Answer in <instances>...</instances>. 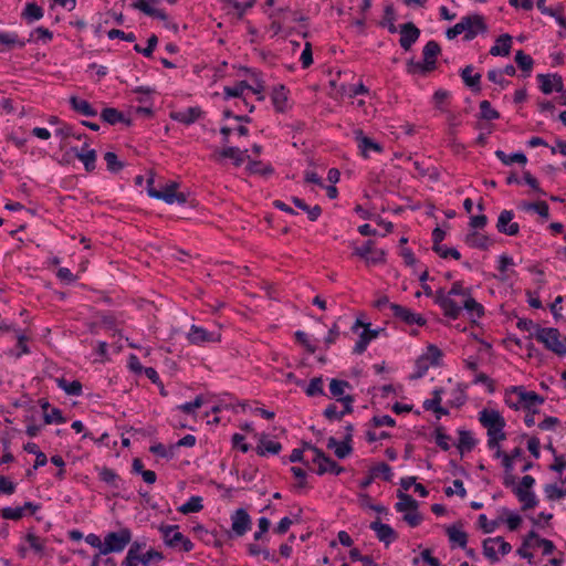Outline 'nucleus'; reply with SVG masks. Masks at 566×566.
<instances>
[{
  "label": "nucleus",
  "instance_id": "1",
  "mask_svg": "<svg viewBox=\"0 0 566 566\" xmlns=\"http://www.w3.org/2000/svg\"><path fill=\"white\" fill-rule=\"evenodd\" d=\"M471 289H464L460 281L452 284L448 294L443 289L436 291L434 302L442 308L444 316L457 319L462 311V307L451 298L452 295L470 296Z\"/></svg>",
  "mask_w": 566,
  "mask_h": 566
},
{
  "label": "nucleus",
  "instance_id": "24",
  "mask_svg": "<svg viewBox=\"0 0 566 566\" xmlns=\"http://www.w3.org/2000/svg\"><path fill=\"white\" fill-rule=\"evenodd\" d=\"M369 326L370 324H366V328L360 333L359 339L357 340L353 349L354 354H363L366 350L369 342H371L379 335L380 329H370Z\"/></svg>",
  "mask_w": 566,
  "mask_h": 566
},
{
  "label": "nucleus",
  "instance_id": "4",
  "mask_svg": "<svg viewBox=\"0 0 566 566\" xmlns=\"http://www.w3.org/2000/svg\"><path fill=\"white\" fill-rule=\"evenodd\" d=\"M442 352L441 349L430 344L427 347V352L418 357L415 364V373L410 376V379H420L422 378L428 369L432 367H439L441 366V358H442Z\"/></svg>",
  "mask_w": 566,
  "mask_h": 566
},
{
  "label": "nucleus",
  "instance_id": "19",
  "mask_svg": "<svg viewBox=\"0 0 566 566\" xmlns=\"http://www.w3.org/2000/svg\"><path fill=\"white\" fill-rule=\"evenodd\" d=\"M464 242L470 248H475L480 250H488L494 243L493 240L490 239L488 235L479 233L475 230H472L465 234Z\"/></svg>",
  "mask_w": 566,
  "mask_h": 566
},
{
  "label": "nucleus",
  "instance_id": "30",
  "mask_svg": "<svg viewBox=\"0 0 566 566\" xmlns=\"http://www.w3.org/2000/svg\"><path fill=\"white\" fill-rule=\"evenodd\" d=\"M472 72H473V66L467 65L461 71V77L468 87H470L474 93H479L481 91V84H480L481 83V74L480 73L472 74Z\"/></svg>",
  "mask_w": 566,
  "mask_h": 566
},
{
  "label": "nucleus",
  "instance_id": "8",
  "mask_svg": "<svg viewBox=\"0 0 566 566\" xmlns=\"http://www.w3.org/2000/svg\"><path fill=\"white\" fill-rule=\"evenodd\" d=\"M511 391L518 397V401L516 403H511L506 399V403L513 409H518V406L522 405L524 409L531 411L536 409V406L542 405L545 401L544 397L539 396L535 391H526L523 386H514L511 388Z\"/></svg>",
  "mask_w": 566,
  "mask_h": 566
},
{
  "label": "nucleus",
  "instance_id": "56",
  "mask_svg": "<svg viewBox=\"0 0 566 566\" xmlns=\"http://www.w3.org/2000/svg\"><path fill=\"white\" fill-rule=\"evenodd\" d=\"M479 526L485 534L493 533L495 528L500 525L501 522H503L502 518L494 520V521H488L485 514H481L478 518Z\"/></svg>",
  "mask_w": 566,
  "mask_h": 566
},
{
  "label": "nucleus",
  "instance_id": "33",
  "mask_svg": "<svg viewBox=\"0 0 566 566\" xmlns=\"http://www.w3.org/2000/svg\"><path fill=\"white\" fill-rule=\"evenodd\" d=\"M397 497L399 502L395 504L397 512L416 511L418 510V502L409 494L398 491Z\"/></svg>",
  "mask_w": 566,
  "mask_h": 566
},
{
  "label": "nucleus",
  "instance_id": "36",
  "mask_svg": "<svg viewBox=\"0 0 566 566\" xmlns=\"http://www.w3.org/2000/svg\"><path fill=\"white\" fill-rule=\"evenodd\" d=\"M248 150H240L238 147H227L220 151V156L231 158L237 167L241 166L249 158Z\"/></svg>",
  "mask_w": 566,
  "mask_h": 566
},
{
  "label": "nucleus",
  "instance_id": "17",
  "mask_svg": "<svg viewBox=\"0 0 566 566\" xmlns=\"http://www.w3.org/2000/svg\"><path fill=\"white\" fill-rule=\"evenodd\" d=\"M539 88L544 94H551L553 91H563V78L558 74H538Z\"/></svg>",
  "mask_w": 566,
  "mask_h": 566
},
{
  "label": "nucleus",
  "instance_id": "44",
  "mask_svg": "<svg viewBox=\"0 0 566 566\" xmlns=\"http://www.w3.org/2000/svg\"><path fill=\"white\" fill-rule=\"evenodd\" d=\"M514 60L517 66L528 76L534 65L532 56L526 54L523 50H518Z\"/></svg>",
  "mask_w": 566,
  "mask_h": 566
},
{
  "label": "nucleus",
  "instance_id": "26",
  "mask_svg": "<svg viewBox=\"0 0 566 566\" xmlns=\"http://www.w3.org/2000/svg\"><path fill=\"white\" fill-rule=\"evenodd\" d=\"M282 450V444L280 442L271 441L268 439L265 433H262L259 439V444L256 447V453L261 457L266 453L279 454Z\"/></svg>",
  "mask_w": 566,
  "mask_h": 566
},
{
  "label": "nucleus",
  "instance_id": "27",
  "mask_svg": "<svg viewBox=\"0 0 566 566\" xmlns=\"http://www.w3.org/2000/svg\"><path fill=\"white\" fill-rule=\"evenodd\" d=\"M70 105L74 112L83 116L95 117L97 115V111L87 101L77 96L70 97Z\"/></svg>",
  "mask_w": 566,
  "mask_h": 566
},
{
  "label": "nucleus",
  "instance_id": "18",
  "mask_svg": "<svg viewBox=\"0 0 566 566\" xmlns=\"http://www.w3.org/2000/svg\"><path fill=\"white\" fill-rule=\"evenodd\" d=\"M370 528L376 533L377 538L386 545L398 537L396 531L390 525L381 523L379 518L370 523Z\"/></svg>",
  "mask_w": 566,
  "mask_h": 566
},
{
  "label": "nucleus",
  "instance_id": "20",
  "mask_svg": "<svg viewBox=\"0 0 566 566\" xmlns=\"http://www.w3.org/2000/svg\"><path fill=\"white\" fill-rule=\"evenodd\" d=\"M87 144H85L81 150H78L76 147H72L71 151L83 163L85 170L87 172H92L96 167V151L94 149L85 150Z\"/></svg>",
  "mask_w": 566,
  "mask_h": 566
},
{
  "label": "nucleus",
  "instance_id": "22",
  "mask_svg": "<svg viewBox=\"0 0 566 566\" xmlns=\"http://www.w3.org/2000/svg\"><path fill=\"white\" fill-rule=\"evenodd\" d=\"M201 115H202L201 108L196 106V107H188L185 111L174 112L170 114V117L174 120H177L185 125H191L197 119H199L201 117Z\"/></svg>",
  "mask_w": 566,
  "mask_h": 566
},
{
  "label": "nucleus",
  "instance_id": "60",
  "mask_svg": "<svg viewBox=\"0 0 566 566\" xmlns=\"http://www.w3.org/2000/svg\"><path fill=\"white\" fill-rule=\"evenodd\" d=\"M432 250L442 259L453 258L454 260H460L461 258L460 252L455 248H448L443 244L432 248Z\"/></svg>",
  "mask_w": 566,
  "mask_h": 566
},
{
  "label": "nucleus",
  "instance_id": "59",
  "mask_svg": "<svg viewBox=\"0 0 566 566\" xmlns=\"http://www.w3.org/2000/svg\"><path fill=\"white\" fill-rule=\"evenodd\" d=\"M434 440L436 443L443 450L448 451L450 449L449 440L450 436L444 433L443 427L439 426L434 429Z\"/></svg>",
  "mask_w": 566,
  "mask_h": 566
},
{
  "label": "nucleus",
  "instance_id": "39",
  "mask_svg": "<svg viewBox=\"0 0 566 566\" xmlns=\"http://www.w3.org/2000/svg\"><path fill=\"white\" fill-rule=\"evenodd\" d=\"M520 208L524 211H535L542 218H545V219H547L549 217V207L545 201H538V202L523 201L520 205Z\"/></svg>",
  "mask_w": 566,
  "mask_h": 566
},
{
  "label": "nucleus",
  "instance_id": "13",
  "mask_svg": "<svg viewBox=\"0 0 566 566\" xmlns=\"http://www.w3.org/2000/svg\"><path fill=\"white\" fill-rule=\"evenodd\" d=\"M513 219L514 212L512 210H502L497 218L496 230L510 237L517 235L520 226L517 222H513Z\"/></svg>",
  "mask_w": 566,
  "mask_h": 566
},
{
  "label": "nucleus",
  "instance_id": "41",
  "mask_svg": "<svg viewBox=\"0 0 566 566\" xmlns=\"http://www.w3.org/2000/svg\"><path fill=\"white\" fill-rule=\"evenodd\" d=\"M447 534L450 542L458 544L461 548H465L468 543V535L464 531H461L455 525H451L447 527Z\"/></svg>",
  "mask_w": 566,
  "mask_h": 566
},
{
  "label": "nucleus",
  "instance_id": "16",
  "mask_svg": "<svg viewBox=\"0 0 566 566\" xmlns=\"http://www.w3.org/2000/svg\"><path fill=\"white\" fill-rule=\"evenodd\" d=\"M389 306L394 316L401 319L406 324H417L419 326L426 325V319L421 315L411 312L409 308L396 303H391Z\"/></svg>",
  "mask_w": 566,
  "mask_h": 566
},
{
  "label": "nucleus",
  "instance_id": "42",
  "mask_svg": "<svg viewBox=\"0 0 566 566\" xmlns=\"http://www.w3.org/2000/svg\"><path fill=\"white\" fill-rule=\"evenodd\" d=\"M395 21H396L395 8L391 3L387 4L384 10V18L379 22V25L382 28L387 27V29L390 33H396L397 27L395 25Z\"/></svg>",
  "mask_w": 566,
  "mask_h": 566
},
{
  "label": "nucleus",
  "instance_id": "29",
  "mask_svg": "<svg viewBox=\"0 0 566 566\" xmlns=\"http://www.w3.org/2000/svg\"><path fill=\"white\" fill-rule=\"evenodd\" d=\"M513 493L523 504V511L534 509L538 504V500L533 491L522 490L521 488H514Z\"/></svg>",
  "mask_w": 566,
  "mask_h": 566
},
{
  "label": "nucleus",
  "instance_id": "51",
  "mask_svg": "<svg viewBox=\"0 0 566 566\" xmlns=\"http://www.w3.org/2000/svg\"><path fill=\"white\" fill-rule=\"evenodd\" d=\"M247 170L250 174H259L262 176H268L273 174V168L271 165H264L262 161L252 160L248 164Z\"/></svg>",
  "mask_w": 566,
  "mask_h": 566
},
{
  "label": "nucleus",
  "instance_id": "61",
  "mask_svg": "<svg viewBox=\"0 0 566 566\" xmlns=\"http://www.w3.org/2000/svg\"><path fill=\"white\" fill-rule=\"evenodd\" d=\"M165 557L163 555V553L154 549V548H150L148 549L146 553H143L142 554V565L143 566H149V564L153 562V560H157V562H160L163 560Z\"/></svg>",
  "mask_w": 566,
  "mask_h": 566
},
{
  "label": "nucleus",
  "instance_id": "37",
  "mask_svg": "<svg viewBox=\"0 0 566 566\" xmlns=\"http://www.w3.org/2000/svg\"><path fill=\"white\" fill-rule=\"evenodd\" d=\"M458 449L461 453L470 452L476 446V440L469 430H459Z\"/></svg>",
  "mask_w": 566,
  "mask_h": 566
},
{
  "label": "nucleus",
  "instance_id": "47",
  "mask_svg": "<svg viewBox=\"0 0 566 566\" xmlns=\"http://www.w3.org/2000/svg\"><path fill=\"white\" fill-rule=\"evenodd\" d=\"M203 509L202 497L191 496L185 504H182L178 511L182 514L198 513Z\"/></svg>",
  "mask_w": 566,
  "mask_h": 566
},
{
  "label": "nucleus",
  "instance_id": "32",
  "mask_svg": "<svg viewBox=\"0 0 566 566\" xmlns=\"http://www.w3.org/2000/svg\"><path fill=\"white\" fill-rule=\"evenodd\" d=\"M98 476H99L101 481L105 482L106 484H108L109 486H112L114 489L123 488V484H124L123 480L114 470H112L109 468L104 467V468L99 469Z\"/></svg>",
  "mask_w": 566,
  "mask_h": 566
},
{
  "label": "nucleus",
  "instance_id": "45",
  "mask_svg": "<svg viewBox=\"0 0 566 566\" xmlns=\"http://www.w3.org/2000/svg\"><path fill=\"white\" fill-rule=\"evenodd\" d=\"M305 394L308 397L324 396V379L322 376L314 377L305 387Z\"/></svg>",
  "mask_w": 566,
  "mask_h": 566
},
{
  "label": "nucleus",
  "instance_id": "53",
  "mask_svg": "<svg viewBox=\"0 0 566 566\" xmlns=\"http://www.w3.org/2000/svg\"><path fill=\"white\" fill-rule=\"evenodd\" d=\"M480 115L482 119L494 120L500 117V113L491 106L489 101H482L480 103Z\"/></svg>",
  "mask_w": 566,
  "mask_h": 566
},
{
  "label": "nucleus",
  "instance_id": "38",
  "mask_svg": "<svg viewBox=\"0 0 566 566\" xmlns=\"http://www.w3.org/2000/svg\"><path fill=\"white\" fill-rule=\"evenodd\" d=\"M56 385L70 396L82 395V384L78 380L67 381L65 378H56Z\"/></svg>",
  "mask_w": 566,
  "mask_h": 566
},
{
  "label": "nucleus",
  "instance_id": "62",
  "mask_svg": "<svg viewBox=\"0 0 566 566\" xmlns=\"http://www.w3.org/2000/svg\"><path fill=\"white\" fill-rule=\"evenodd\" d=\"M279 12L283 13L284 20H291L292 22H304L307 18L300 11H293L290 8L280 9Z\"/></svg>",
  "mask_w": 566,
  "mask_h": 566
},
{
  "label": "nucleus",
  "instance_id": "15",
  "mask_svg": "<svg viewBox=\"0 0 566 566\" xmlns=\"http://www.w3.org/2000/svg\"><path fill=\"white\" fill-rule=\"evenodd\" d=\"M188 340L193 345H201L203 343L219 342L221 338L220 333L208 332L202 327L192 325L187 336Z\"/></svg>",
  "mask_w": 566,
  "mask_h": 566
},
{
  "label": "nucleus",
  "instance_id": "5",
  "mask_svg": "<svg viewBox=\"0 0 566 566\" xmlns=\"http://www.w3.org/2000/svg\"><path fill=\"white\" fill-rule=\"evenodd\" d=\"M479 421L486 428L488 437L506 438L504 432L506 422L497 410L486 408L481 410L479 412Z\"/></svg>",
  "mask_w": 566,
  "mask_h": 566
},
{
  "label": "nucleus",
  "instance_id": "55",
  "mask_svg": "<svg viewBox=\"0 0 566 566\" xmlns=\"http://www.w3.org/2000/svg\"><path fill=\"white\" fill-rule=\"evenodd\" d=\"M0 515L4 520L19 521L24 515V507H3L2 510H0Z\"/></svg>",
  "mask_w": 566,
  "mask_h": 566
},
{
  "label": "nucleus",
  "instance_id": "25",
  "mask_svg": "<svg viewBox=\"0 0 566 566\" xmlns=\"http://www.w3.org/2000/svg\"><path fill=\"white\" fill-rule=\"evenodd\" d=\"M512 36L509 33L500 35L495 40V44L490 49L493 56H506L511 52Z\"/></svg>",
  "mask_w": 566,
  "mask_h": 566
},
{
  "label": "nucleus",
  "instance_id": "49",
  "mask_svg": "<svg viewBox=\"0 0 566 566\" xmlns=\"http://www.w3.org/2000/svg\"><path fill=\"white\" fill-rule=\"evenodd\" d=\"M245 90H252L253 92H255L249 84L247 81H241L239 83H237L233 87H230V86H226L223 88V92H224V96L226 98H229V97H241L243 95V92Z\"/></svg>",
  "mask_w": 566,
  "mask_h": 566
},
{
  "label": "nucleus",
  "instance_id": "14",
  "mask_svg": "<svg viewBox=\"0 0 566 566\" xmlns=\"http://www.w3.org/2000/svg\"><path fill=\"white\" fill-rule=\"evenodd\" d=\"M399 32V44L405 51H409L420 36V29L413 22L400 24Z\"/></svg>",
  "mask_w": 566,
  "mask_h": 566
},
{
  "label": "nucleus",
  "instance_id": "43",
  "mask_svg": "<svg viewBox=\"0 0 566 566\" xmlns=\"http://www.w3.org/2000/svg\"><path fill=\"white\" fill-rule=\"evenodd\" d=\"M43 17V9L34 2L27 3L22 18L25 19L29 23L33 21H38Z\"/></svg>",
  "mask_w": 566,
  "mask_h": 566
},
{
  "label": "nucleus",
  "instance_id": "11",
  "mask_svg": "<svg viewBox=\"0 0 566 566\" xmlns=\"http://www.w3.org/2000/svg\"><path fill=\"white\" fill-rule=\"evenodd\" d=\"M252 520L245 509H238L231 514V532L241 537L251 530Z\"/></svg>",
  "mask_w": 566,
  "mask_h": 566
},
{
  "label": "nucleus",
  "instance_id": "12",
  "mask_svg": "<svg viewBox=\"0 0 566 566\" xmlns=\"http://www.w3.org/2000/svg\"><path fill=\"white\" fill-rule=\"evenodd\" d=\"M355 254L365 259L368 264L385 262V251L374 249V241L368 240L361 247L355 249Z\"/></svg>",
  "mask_w": 566,
  "mask_h": 566
},
{
  "label": "nucleus",
  "instance_id": "3",
  "mask_svg": "<svg viewBox=\"0 0 566 566\" xmlns=\"http://www.w3.org/2000/svg\"><path fill=\"white\" fill-rule=\"evenodd\" d=\"M159 532L166 546L186 553L193 549V543L179 532L178 525H161Z\"/></svg>",
  "mask_w": 566,
  "mask_h": 566
},
{
  "label": "nucleus",
  "instance_id": "31",
  "mask_svg": "<svg viewBox=\"0 0 566 566\" xmlns=\"http://www.w3.org/2000/svg\"><path fill=\"white\" fill-rule=\"evenodd\" d=\"M327 448L328 449H334L335 451V455L338 458V459H345L346 457H348L352 451H353V447H352V443L348 442V441H345L343 440L342 442H338L334 437H331L327 441Z\"/></svg>",
  "mask_w": 566,
  "mask_h": 566
},
{
  "label": "nucleus",
  "instance_id": "40",
  "mask_svg": "<svg viewBox=\"0 0 566 566\" xmlns=\"http://www.w3.org/2000/svg\"><path fill=\"white\" fill-rule=\"evenodd\" d=\"M272 102L277 112H284L286 109L287 94L283 85L273 90Z\"/></svg>",
  "mask_w": 566,
  "mask_h": 566
},
{
  "label": "nucleus",
  "instance_id": "50",
  "mask_svg": "<svg viewBox=\"0 0 566 566\" xmlns=\"http://www.w3.org/2000/svg\"><path fill=\"white\" fill-rule=\"evenodd\" d=\"M495 541L499 538L489 537L483 541V554L491 563H497L500 560L495 552Z\"/></svg>",
  "mask_w": 566,
  "mask_h": 566
},
{
  "label": "nucleus",
  "instance_id": "21",
  "mask_svg": "<svg viewBox=\"0 0 566 566\" xmlns=\"http://www.w3.org/2000/svg\"><path fill=\"white\" fill-rule=\"evenodd\" d=\"M354 134H355V139L358 143V147L364 157H368L369 150H374V151H378V153L382 151L381 145L376 143L371 138L365 136L361 129L355 130Z\"/></svg>",
  "mask_w": 566,
  "mask_h": 566
},
{
  "label": "nucleus",
  "instance_id": "28",
  "mask_svg": "<svg viewBox=\"0 0 566 566\" xmlns=\"http://www.w3.org/2000/svg\"><path fill=\"white\" fill-rule=\"evenodd\" d=\"M132 7L142 11L146 15L157 18L165 22L168 20V15L164 10L153 8L146 0H135Z\"/></svg>",
  "mask_w": 566,
  "mask_h": 566
},
{
  "label": "nucleus",
  "instance_id": "46",
  "mask_svg": "<svg viewBox=\"0 0 566 566\" xmlns=\"http://www.w3.org/2000/svg\"><path fill=\"white\" fill-rule=\"evenodd\" d=\"M461 307L464 308L471 316H476L480 318L484 315V307L471 295L465 297L463 306Z\"/></svg>",
  "mask_w": 566,
  "mask_h": 566
},
{
  "label": "nucleus",
  "instance_id": "9",
  "mask_svg": "<svg viewBox=\"0 0 566 566\" xmlns=\"http://www.w3.org/2000/svg\"><path fill=\"white\" fill-rule=\"evenodd\" d=\"M460 22L464 31V41H472L479 33H485L488 31L483 15L478 13L462 17Z\"/></svg>",
  "mask_w": 566,
  "mask_h": 566
},
{
  "label": "nucleus",
  "instance_id": "2",
  "mask_svg": "<svg viewBox=\"0 0 566 566\" xmlns=\"http://www.w3.org/2000/svg\"><path fill=\"white\" fill-rule=\"evenodd\" d=\"M441 53L440 44L437 41H429L423 46L422 55L423 60L421 62H416L413 59H410L407 62V71L408 73H417L420 72L422 74L430 73L437 69V56Z\"/></svg>",
  "mask_w": 566,
  "mask_h": 566
},
{
  "label": "nucleus",
  "instance_id": "57",
  "mask_svg": "<svg viewBox=\"0 0 566 566\" xmlns=\"http://www.w3.org/2000/svg\"><path fill=\"white\" fill-rule=\"evenodd\" d=\"M544 492L549 501H556L566 496V488L559 489L556 484H546Z\"/></svg>",
  "mask_w": 566,
  "mask_h": 566
},
{
  "label": "nucleus",
  "instance_id": "6",
  "mask_svg": "<svg viewBox=\"0 0 566 566\" xmlns=\"http://www.w3.org/2000/svg\"><path fill=\"white\" fill-rule=\"evenodd\" d=\"M535 337L558 356H566V345L559 340L560 333L554 327L536 326Z\"/></svg>",
  "mask_w": 566,
  "mask_h": 566
},
{
  "label": "nucleus",
  "instance_id": "35",
  "mask_svg": "<svg viewBox=\"0 0 566 566\" xmlns=\"http://www.w3.org/2000/svg\"><path fill=\"white\" fill-rule=\"evenodd\" d=\"M344 472V468L338 465L336 461L326 455L323 461L317 465L316 473L318 475H323L325 473H332L335 475H339Z\"/></svg>",
  "mask_w": 566,
  "mask_h": 566
},
{
  "label": "nucleus",
  "instance_id": "52",
  "mask_svg": "<svg viewBox=\"0 0 566 566\" xmlns=\"http://www.w3.org/2000/svg\"><path fill=\"white\" fill-rule=\"evenodd\" d=\"M346 388H352L350 384L346 380L332 379L329 382V391L337 399L344 396Z\"/></svg>",
  "mask_w": 566,
  "mask_h": 566
},
{
  "label": "nucleus",
  "instance_id": "23",
  "mask_svg": "<svg viewBox=\"0 0 566 566\" xmlns=\"http://www.w3.org/2000/svg\"><path fill=\"white\" fill-rule=\"evenodd\" d=\"M101 118L109 125H116L118 123H123L126 126L132 125V119L125 117L122 112L114 107H105L101 113Z\"/></svg>",
  "mask_w": 566,
  "mask_h": 566
},
{
  "label": "nucleus",
  "instance_id": "64",
  "mask_svg": "<svg viewBox=\"0 0 566 566\" xmlns=\"http://www.w3.org/2000/svg\"><path fill=\"white\" fill-rule=\"evenodd\" d=\"M44 422L46 424L50 423H63L65 422V418L62 416V411L57 408H53L50 413L44 412Z\"/></svg>",
  "mask_w": 566,
  "mask_h": 566
},
{
  "label": "nucleus",
  "instance_id": "54",
  "mask_svg": "<svg viewBox=\"0 0 566 566\" xmlns=\"http://www.w3.org/2000/svg\"><path fill=\"white\" fill-rule=\"evenodd\" d=\"M104 159L106 161L107 169L111 172H118L125 166L123 161L118 160L117 155L113 151H107L104 155Z\"/></svg>",
  "mask_w": 566,
  "mask_h": 566
},
{
  "label": "nucleus",
  "instance_id": "34",
  "mask_svg": "<svg viewBox=\"0 0 566 566\" xmlns=\"http://www.w3.org/2000/svg\"><path fill=\"white\" fill-rule=\"evenodd\" d=\"M25 42L21 41L17 33L0 32V52L11 50L14 46L24 48Z\"/></svg>",
  "mask_w": 566,
  "mask_h": 566
},
{
  "label": "nucleus",
  "instance_id": "58",
  "mask_svg": "<svg viewBox=\"0 0 566 566\" xmlns=\"http://www.w3.org/2000/svg\"><path fill=\"white\" fill-rule=\"evenodd\" d=\"M370 472H371V474H374L375 478L378 475H381L385 481H387V482L391 481V478H392L391 468L385 462H381V463L373 467Z\"/></svg>",
  "mask_w": 566,
  "mask_h": 566
},
{
  "label": "nucleus",
  "instance_id": "63",
  "mask_svg": "<svg viewBox=\"0 0 566 566\" xmlns=\"http://www.w3.org/2000/svg\"><path fill=\"white\" fill-rule=\"evenodd\" d=\"M27 542L29 543L30 547L36 552L42 553L44 551V543L43 541L36 536L33 533H28L25 536Z\"/></svg>",
  "mask_w": 566,
  "mask_h": 566
},
{
  "label": "nucleus",
  "instance_id": "10",
  "mask_svg": "<svg viewBox=\"0 0 566 566\" xmlns=\"http://www.w3.org/2000/svg\"><path fill=\"white\" fill-rule=\"evenodd\" d=\"M178 187V182L171 181L166 184L161 190H150V197L163 200L168 205L174 202L185 203L187 202V196L184 192H177Z\"/></svg>",
  "mask_w": 566,
  "mask_h": 566
},
{
  "label": "nucleus",
  "instance_id": "7",
  "mask_svg": "<svg viewBox=\"0 0 566 566\" xmlns=\"http://www.w3.org/2000/svg\"><path fill=\"white\" fill-rule=\"evenodd\" d=\"M132 541V532L129 528H122L118 532H111L104 538L102 554L119 553Z\"/></svg>",
  "mask_w": 566,
  "mask_h": 566
},
{
  "label": "nucleus",
  "instance_id": "48",
  "mask_svg": "<svg viewBox=\"0 0 566 566\" xmlns=\"http://www.w3.org/2000/svg\"><path fill=\"white\" fill-rule=\"evenodd\" d=\"M495 156L504 165H511L512 163H518L521 165H525L527 163V158L523 153H515L512 155H506L503 150H496Z\"/></svg>",
  "mask_w": 566,
  "mask_h": 566
}]
</instances>
